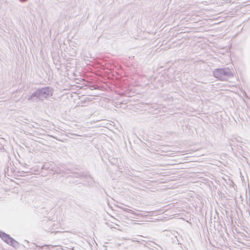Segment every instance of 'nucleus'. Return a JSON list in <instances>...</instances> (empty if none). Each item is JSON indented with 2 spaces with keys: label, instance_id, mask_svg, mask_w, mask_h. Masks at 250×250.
<instances>
[{
  "label": "nucleus",
  "instance_id": "2",
  "mask_svg": "<svg viewBox=\"0 0 250 250\" xmlns=\"http://www.w3.org/2000/svg\"><path fill=\"white\" fill-rule=\"evenodd\" d=\"M39 94L43 95L45 98H47L52 95L53 89L48 87L43 88L40 90Z\"/></svg>",
  "mask_w": 250,
  "mask_h": 250
},
{
  "label": "nucleus",
  "instance_id": "1",
  "mask_svg": "<svg viewBox=\"0 0 250 250\" xmlns=\"http://www.w3.org/2000/svg\"><path fill=\"white\" fill-rule=\"evenodd\" d=\"M0 237L7 244L11 245L14 248H17L18 247V242L15 241L7 234L4 232H2L0 234Z\"/></svg>",
  "mask_w": 250,
  "mask_h": 250
},
{
  "label": "nucleus",
  "instance_id": "3",
  "mask_svg": "<svg viewBox=\"0 0 250 250\" xmlns=\"http://www.w3.org/2000/svg\"><path fill=\"white\" fill-rule=\"evenodd\" d=\"M222 72L221 70H216L214 72V75L215 77H217V78H218L219 77V75L220 74H221Z\"/></svg>",
  "mask_w": 250,
  "mask_h": 250
}]
</instances>
